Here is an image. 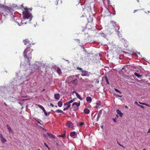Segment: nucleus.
<instances>
[{
    "label": "nucleus",
    "mask_w": 150,
    "mask_h": 150,
    "mask_svg": "<svg viewBox=\"0 0 150 150\" xmlns=\"http://www.w3.org/2000/svg\"><path fill=\"white\" fill-rule=\"evenodd\" d=\"M125 107L127 108H128V107L127 105L125 106Z\"/></svg>",
    "instance_id": "3c124183"
},
{
    "label": "nucleus",
    "mask_w": 150,
    "mask_h": 150,
    "mask_svg": "<svg viewBox=\"0 0 150 150\" xmlns=\"http://www.w3.org/2000/svg\"><path fill=\"white\" fill-rule=\"evenodd\" d=\"M4 105H5L6 106H7V105L6 104V103H4Z\"/></svg>",
    "instance_id": "8fccbe9b"
},
{
    "label": "nucleus",
    "mask_w": 150,
    "mask_h": 150,
    "mask_svg": "<svg viewBox=\"0 0 150 150\" xmlns=\"http://www.w3.org/2000/svg\"><path fill=\"white\" fill-rule=\"evenodd\" d=\"M44 144L45 146L48 148V149L50 150V148L48 146V145L46 144V143H45Z\"/></svg>",
    "instance_id": "2f4dec72"
},
{
    "label": "nucleus",
    "mask_w": 150,
    "mask_h": 150,
    "mask_svg": "<svg viewBox=\"0 0 150 150\" xmlns=\"http://www.w3.org/2000/svg\"><path fill=\"white\" fill-rule=\"evenodd\" d=\"M76 95L78 98L80 100H82V99L80 96V95L77 93H76Z\"/></svg>",
    "instance_id": "412c9836"
},
{
    "label": "nucleus",
    "mask_w": 150,
    "mask_h": 150,
    "mask_svg": "<svg viewBox=\"0 0 150 150\" xmlns=\"http://www.w3.org/2000/svg\"><path fill=\"white\" fill-rule=\"evenodd\" d=\"M65 134H61V135H59V137H63V138H64L65 137Z\"/></svg>",
    "instance_id": "bb28decb"
},
{
    "label": "nucleus",
    "mask_w": 150,
    "mask_h": 150,
    "mask_svg": "<svg viewBox=\"0 0 150 150\" xmlns=\"http://www.w3.org/2000/svg\"><path fill=\"white\" fill-rule=\"evenodd\" d=\"M143 150H146V149H144Z\"/></svg>",
    "instance_id": "864d4df0"
},
{
    "label": "nucleus",
    "mask_w": 150,
    "mask_h": 150,
    "mask_svg": "<svg viewBox=\"0 0 150 150\" xmlns=\"http://www.w3.org/2000/svg\"><path fill=\"white\" fill-rule=\"evenodd\" d=\"M134 103L135 104H136V105H138V106H139V105H140L137 102V101H135V102H134Z\"/></svg>",
    "instance_id": "a19ab883"
},
{
    "label": "nucleus",
    "mask_w": 150,
    "mask_h": 150,
    "mask_svg": "<svg viewBox=\"0 0 150 150\" xmlns=\"http://www.w3.org/2000/svg\"><path fill=\"white\" fill-rule=\"evenodd\" d=\"M67 110V109L66 108H64L63 109V110H64V111H65V110Z\"/></svg>",
    "instance_id": "c03bdc74"
},
{
    "label": "nucleus",
    "mask_w": 150,
    "mask_h": 150,
    "mask_svg": "<svg viewBox=\"0 0 150 150\" xmlns=\"http://www.w3.org/2000/svg\"><path fill=\"white\" fill-rule=\"evenodd\" d=\"M67 125L69 127L71 128L73 126V124L71 122L68 121L67 123Z\"/></svg>",
    "instance_id": "0eeeda50"
},
{
    "label": "nucleus",
    "mask_w": 150,
    "mask_h": 150,
    "mask_svg": "<svg viewBox=\"0 0 150 150\" xmlns=\"http://www.w3.org/2000/svg\"><path fill=\"white\" fill-rule=\"evenodd\" d=\"M55 112L57 113H63V114H64V112H63L62 110L59 109L56 110H55Z\"/></svg>",
    "instance_id": "a211bd4d"
},
{
    "label": "nucleus",
    "mask_w": 150,
    "mask_h": 150,
    "mask_svg": "<svg viewBox=\"0 0 150 150\" xmlns=\"http://www.w3.org/2000/svg\"><path fill=\"white\" fill-rule=\"evenodd\" d=\"M47 134L50 137H51L53 139H54L55 138V136L51 133H47Z\"/></svg>",
    "instance_id": "f3484780"
},
{
    "label": "nucleus",
    "mask_w": 150,
    "mask_h": 150,
    "mask_svg": "<svg viewBox=\"0 0 150 150\" xmlns=\"http://www.w3.org/2000/svg\"><path fill=\"white\" fill-rule=\"evenodd\" d=\"M71 83L74 84H77V79H75L71 81Z\"/></svg>",
    "instance_id": "6ab92c4d"
},
{
    "label": "nucleus",
    "mask_w": 150,
    "mask_h": 150,
    "mask_svg": "<svg viewBox=\"0 0 150 150\" xmlns=\"http://www.w3.org/2000/svg\"><path fill=\"white\" fill-rule=\"evenodd\" d=\"M139 103L141 104H142V105H146L147 106H148V107H150V106L149 105L147 104H146V103H142L140 102H139Z\"/></svg>",
    "instance_id": "a878e982"
},
{
    "label": "nucleus",
    "mask_w": 150,
    "mask_h": 150,
    "mask_svg": "<svg viewBox=\"0 0 150 150\" xmlns=\"http://www.w3.org/2000/svg\"><path fill=\"white\" fill-rule=\"evenodd\" d=\"M111 22L113 24V25L114 26H115L116 25L115 22L114 21H111Z\"/></svg>",
    "instance_id": "cd10ccee"
},
{
    "label": "nucleus",
    "mask_w": 150,
    "mask_h": 150,
    "mask_svg": "<svg viewBox=\"0 0 150 150\" xmlns=\"http://www.w3.org/2000/svg\"><path fill=\"white\" fill-rule=\"evenodd\" d=\"M54 97L55 99L58 100L60 98V95L59 94H55L54 95Z\"/></svg>",
    "instance_id": "6e6552de"
},
{
    "label": "nucleus",
    "mask_w": 150,
    "mask_h": 150,
    "mask_svg": "<svg viewBox=\"0 0 150 150\" xmlns=\"http://www.w3.org/2000/svg\"><path fill=\"white\" fill-rule=\"evenodd\" d=\"M70 106L71 105L70 104H69V105H67V106L66 107V108L67 109V110H68Z\"/></svg>",
    "instance_id": "72a5a7b5"
},
{
    "label": "nucleus",
    "mask_w": 150,
    "mask_h": 150,
    "mask_svg": "<svg viewBox=\"0 0 150 150\" xmlns=\"http://www.w3.org/2000/svg\"><path fill=\"white\" fill-rule=\"evenodd\" d=\"M76 132L74 131L71 132L70 133V136L71 137H73L74 136H76Z\"/></svg>",
    "instance_id": "ddd939ff"
},
{
    "label": "nucleus",
    "mask_w": 150,
    "mask_h": 150,
    "mask_svg": "<svg viewBox=\"0 0 150 150\" xmlns=\"http://www.w3.org/2000/svg\"><path fill=\"white\" fill-rule=\"evenodd\" d=\"M30 50V48L29 47H27L24 50L23 52V56L25 59H27L28 62L30 63L29 61L31 59V52H32L33 50H31V52H30L29 54H27V52Z\"/></svg>",
    "instance_id": "f03ea898"
},
{
    "label": "nucleus",
    "mask_w": 150,
    "mask_h": 150,
    "mask_svg": "<svg viewBox=\"0 0 150 150\" xmlns=\"http://www.w3.org/2000/svg\"><path fill=\"white\" fill-rule=\"evenodd\" d=\"M80 103L79 102V103H78L76 102H74L72 104V106H74V105H76L77 107H79L80 106Z\"/></svg>",
    "instance_id": "9b49d317"
},
{
    "label": "nucleus",
    "mask_w": 150,
    "mask_h": 150,
    "mask_svg": "<svg viewBox=\"0 0 150 150\" xmlns=\"http://www.w3.org/2000/svg\"><path fill=\"white\" fill-rule=\"evenodd\" d=\"M75 98H74L73 99L69 101H68V103H69V104H70L71 103L73 102H74V101H75Z\"/></svg>",
    "instance_id": "393cba45"
},
{
    "label": "nucleus",
    "mask_w": 150,
    "mask_h": 150,
    "mask_svg": "<svg viewBox=\"0 0 150 150\" xmlns=\"http://www.w3.org/2000/svg\"><path fill=\"white\" fill-rule=\"evenodd\" d=\"M76 68L77 69L80 70L81 72L83 71V70L82 68H80L79 67H77Z\"/></svg>",
    "instance_id": "7c9ffc66"
},
{
    "label": "nucleus",
    "mask_w": 150,
    "mask_h": 150,
    "mask_svg": "<svg viewBox=\"0 0 150 150\" xmlns=\"http://www.w3.org/2000/svg\"><path fill=\"white\" fill-rule=\"evenodd\" d=\"M134 75L138 77H139L141 76V75H139L137 73H134Z\"/></svg>",
    "instance_id": "c85d7f7f"
},
{
    "label": "nucleus",
    "mask_w": 150,
    "mask_h": 150,
    "mask_svg": "<svg viewBox=\"0 0 150 150\" xmlns=\"http://www.w3.org/2000/svg\"><path fill=\"white\" fill-rule=\"evenodd\" d=\"M113 120L114 121L116 122H117V121L115 119H113Z\"/></svg>",
    "instance_id": "37998d69"
},
{
    "label": "nucleus",
    "mask_w": 150,
    "mask_h": 150,
    "mask_svg": "<svg viewBox=\"0 0 150 150\" xmlns=\"http://www.w3.org/2000/svg\"><path fill=\"white\" fill-rule=\"evenodd\" d=\"M3 10L6 13H9L11 11V9L8 6H4Z\"/></svg>",
    "instance_id": "7ed1b4c3"
},
{
    "label": "nucleus",
    "mask_w": 150,
    "mask_h": 150,
    "mask_svg": "<svg viewBox=\"0 0 150 150\" xmlns=\"http://www.w3.org/2000/svg\"><path fill=\"white\" fill-rule=\"evenodd\" d=\"M139 106H140V107H141L143 109H144V106L143 105H139Z\"/></svg>",
    "instance_id": "4c0bfd02"
},
{
    "label": "nucleus",
    "mask_w": 150,
    "mask_h": 150,
    "mask_svg": "<svg viewBox=\"0 0 150 150\" xmlns=\"http://www.w3.org/2000/svg\"><path fill=\"white\" fill-rule=\"evenodd\" d=\"M37 150H40V149H37Z\"/></svg>",
    "instance_id": "5fc2aeb1"
},
{
    "label": "nucleus",
    "mask_w": 150,
    "mask_h": 150,
    "mask_svg": "<svg viewBox=\"0 0 150 150\" xmlns=\"http://www.w3.org/2000/svg\"><path fill=\"white\" fill-rule=\"evenodd\" d=\"M99 82V81L98 80H96V83H98Z\"/></svg>",
    "instance_id": "a18cd8bd"
},
{
    "label": "nucleus",
    "mask_w": 150,
    "mask_h": 150,
    "mask_svg": "<svg viewBox=\"0 0 150 150\" xmlns=\"http://www.w3.org/2000/svg\"><path fill=\"white\" fill-rule=\"evenodd\" d=\"M107 3L108 4V5H109L111 4L110 0H107Z\"/></svg>",
    "instance_id": "c9c22d12"
},
{
    "label": "nucleus",
    "mask_w": 150,
    "mask_h": 150,
    "mask_svg": "<svg viewBox=\"0 0 150 150\" xmlns=\"http://www.w3.org/2000/svg\"><path fill=\"white\" fill-rule=\"evenodd\" d=\"M116 31L117 32V33L119 35V34L120 32L118 31V30L117 29L116 30Z\"/></svg>",
    "instance_id": "e433bc0d"
},
{
    "label": "nucleus",
    "mask_w": 150,
    "mask_h": 150,
    "mask_svg": "<svg viewBox=\"0 0 150 150\" xmlns=\"http://www.w3.org/2000/svg\"><path fill=\"white\" fill-rule=\"evenodd\" d=\"M83 111L86 114H88L90 112V110L88 108H85L84 110Z\"/></svg>",
    "instance_id": "f8f14e48"
},
{
    "label": "nucleus",
    "mask_w": 150,
    "mask_h": 150,
    "mask_svg": "<svg viewBox=\"0 0 150 150\" xmlns=\"http://www.w3.org/2000/svg\"><path fill=\"white\" fill-rule=\"evenodd\" d=\"M34 119L37 121L38 122V123L40 124V125H42V124H41V123H40V122H42V121L41 120L38 119H37V118H36V119Z\"/></svg>",
    "instance_id": "5701e85b"
},
{
    "label": "nucleus",
    "mask_w": 150,
    "mask_h": 150,
    "mask_svg": "<svg viewBox=\"0 0 150 150\" xmlns=\"http://www.w3.org/2000/svg\"><path fill=\"white\" fill-rule=\"evenodd\" d=\"M137 1H138V2H139V0H137Z\"/></svg>",
    "instance_id": "6e6d98bb"
},
{
    "label": "nucleus",
    "mask_w": 150,
    "mask_h": 150,
    "mask_svg": "<svg viewBox=\"0 0 150 150\" xmlns=\"http://www.w3.org/2000/svg\"><path fill=\"white\" fill-rule=\"evenodd\" d=\"M116 96L117 97H120V98H121L122 97V96H120L118 94L116 95Z\"/></svg>",
    "instance_id": "58836bf2"
},
{
    "label": "nucleus",
    "mask_w": 150,
    "mask_h": 150,
    "mask_svg": "<svg viewBox=\"0 0 150 150\" xmlns=\"http://www.w3.org/2000/svg\"><path fill=\"white\" fill-rule=\"evenodd\" d=\"M150 132V128H149L148 130V131L147 132L148 133H149Z\"/></svg>",
    "instance_id": "49530a36"
},
{
    "label": "nucleus",
    "mask_w": 150,
    "mask_h": 150,
    "mask_svg": "<svg viewBox=\"0 0 150 150\" xmlns=\"http://www.w3.org/2000/svg\"><path fill=\"white\" fill-rule=\"evenodd\" d=\"M117 144H118L120 146H122V147H123L124 148H125V147H124V146L123 145L121 144L120 143L118 142Z\"/></svg>",
    "instance_id": "f704fd0d"
},
{
    "label": "nucleus",
    "mask_w": 150,
    "mask_h": 150,
    "mask_svg": "<svg viewBox=\"0 0 150 150\" xmlns=\"http://www.w3.org/2000/svg\"><path fill=\"white\" fill-rule=\"evenodd\" d=\"M116 116L117 117H118V116L117 115H116Z\"/></svg>",
    "instance_id": "603ef678"
},
{
    "label": "nucleus",
    "mask_w": 150,
    "mask_h": 150,
    "mask_svg": "<svg viewBox=\"0 0 150 150\" xmlns=\"http://www.w3.org/2000/svg\"><path fill=\"white\" fill-rule=\"evenodd\" d=\"M6 127L8 131L9 132H12V130L10 127V126L8 124L6 125Z\"/></svg>",
    "instance_id": "2eb2a0df"
},
{
    "label": "nucleus",
    "mask_w": 150,
    "mask_h": 150,
    "mask_svg": "<svg viewBox=\"0 0 150 150\" xmlns=\"http://www.w3.org/2000/svg\"><path fill=\"white\" fill-rule=\"evenodd\" d=\"M84 122H81V123H80L79 124V125L80 126H83V125H84Z\"/></svg>",
    "instance_id": "473e14b6"
},
{
    "label": "nucleus",
    "mask_w": 150,
    "mask_h": 150,
    "mask_svg": "<svg viewBox=\"0 0 150 150\" xmlns=\"http://www.w3.org/2000/svg\"><path fill=\"white\" fill-rule=\"evenodd\" d=\"M0 138L1 140L2 143H4L6 142V139L3 137V136L2 134H0Z\"/></svg>",
    "instance_id": "39448f33"
},
{
    "label": "nucleus",
    "mask_w": 150,
    "mask_h": 150,
    "mask_svg": "<svg viewBox=\"0 0 150 150\" xmlns=\"http://www.w3.org/2000/svg\"><path fill=\"white\" fill-rule=\"evenodd\" d=\"M23 8L25 11L23 13V18L24 19H28L29 21H30L33 18V16L30 13L29 11H31L32 9L25 7H23Z\"/></svg>",
    "instance_id": "f257e3e1"
},
{
    "label": "nucleus",
    "mask_w": 150,
    "mask_h": 150,
    "mask_svg": "<svg viewBox=\"0 0 150 150\" xmlns=\"http://www.w3.org/2000/svg\"><path fill=\"white\" fill-rule=\"evenodd\" d=\"M50 105L52 107H53L54 106V105L52 104V103H50Z\"/></svg>",
    "instance_id": "79ce46f5"
},
{
    "label": "nucleus",
    "mask_w": 150,
    "mask_h": 150,
    "mask_svg": "<svg viewBox=\"0 0 150 150\" xmlns=\"http://www.w3.org/2000/svg\"><path fill=\"white\" fill-rule=\"evenodd\" d=\"M102 110H100L98 113L97 117V121H98L99 120V118H100L101 115L102 114Z\"/></svg>",
    "instance_id": "423d86ee"
},
{
    "label": "nucleus",
    "mask_w": 150,
    "mask_h": 150,
    "mask_svg": "<svg viewBox=\"0 0 150 150\" xmlns=\"http://www.w3.org/2000/svg\"><path fill=\"white\" fill-rule=\"evenodd\" d=\"M86 100L87 101L91 103L92 101V99L91 97L88 96L86 97Z\"/></svg>",
    "instance_id": "4468645a"
},
{
    "label": "nucleus",
    "mask_w": 150,
    "mask_h": 150,
    "mask_svg": "<svg viewBox=\"0 0 150 150\" xmlns=\"http://www.w3.org/2000/svg\"><path fill=\"white\" fill-rule=\"evenodd\" d=\"M69 103H68V102H67L66 103H64V106H66V105H69Z\"/></svg>",
    "instance_id": "ea45409f"
},
{
    "label": "nucleus",
    "mask_w": 150,
    "mask_h": 150,
    "mask_svg": "<svg viewBox=\"0 0 150 150\" xmlns=\"http://www.w3.org/2000/svg\"><path fill=\"white\" fill-rule=\"evenodd\" d=\"M76 93H77L75 91H73V92H72V93H75L76 94Z\"/></svg>",
    "instance_id": "09e8293b"
},
{
    "label": "nucleus",
    "mask_w": 150,
    "mask_h": 150,
    "mask_svg": "<svg viewBox=\"0 0 150 150\" xmlns=\"http://www.w3.org/2000/svg\"><path fill=\"white\" fill-rule=\"evenodd\" d=\"M138 10H134V13H135V12H136L137 11H138Z\"/></svg>",
    "instance_id": "de8ad7c7"
},
{
    "label": "nucleus",
    "mask_w": 150,
    "mask_h": 150,
    "mask_svg": "<svg viewBox=\"0 0 150 150\" xmlns=\"http://www.w3.org/2000/svg\"><path fill=\"white\" fill-rule=\"evenodd\" d=\"M115 91L116 92H117L119 93H120V94L122 93L117 89L116 88H115Z\"/></svg>",
    "instance_id": "c756f323"
},
{
    "label": "nucleus",
    "mask_w": 150,
    "mask_h": 150,
    "mask_svg": "<svg viewBox=\"0 0 150 150\" xmlns=\"http://www.w3.org/2000/svg\"><path fill=\"white\" fill-rule=\"evenodd\" d=\"M57 72L59 75L61 74H62L61 70L59 68H58L57 69Z\"/></svg>",
    "instance_id": "aec40b11"
},
{
    "label": "nucleus",
    "mask_w": 150,
    "mask_h": 150,
    "mask_svg": "<svg viewBox=\"0 0 150 150\" xmlns=\"http://www.w3.org/2000/svg\"><path fill=\"white\" fill-rule=\"evenodd\" d=\"M81 72L82 73L81 74V75L83 76H87L88 74L87 71H84L83 70V71Z\"/></svg>",
    "instance_id": "1a4fd4ad"
},
{
    "label": "nucleus",
    "mask_w": 150,
    "mask_h": 150,
    "mask_svg": "<svg viewBox=\"0 0 150 150\" xmlns=\"http://www.w3.org/2000/svg\"><path fill=\"white\" fill-rule=\"evenodd\" d=\"M104 78L105 79V81H106V82H107V83L108 84H109V82H108V79L107 76H104Z\"/></svg>",
    "instance_id": "b1692460"
},
{
    "label": "nucleus",
    "mask_w": 150,
    "mask_h": 150,
    "mask_svg": "<svg viewBox=\"0 0 150 150\" xmlns=\"http://www.w3.org/2000/svg\"><path fill=\"white\" fill-rule=\"evenodd\" d=\"M38 106L39 108H40L42 109V111L44 112V114L46 116H47L48 115L47 112L46 111L44 108L41 105H38Z\"/></svg>",
    "instance_id": "20e7f679"
},
{
    "label": "nucleus",
    "mask_w": 150,
    "mask_h": 150,
    "mask_svg": "<svg viewBox=\"0 0 150 150\" xmlns=\"http://www.w3.org/2000/svg\"><path fill=\"white\" fill-rule=\"evenodd\" d=\"M62 103L61 101H59L58 103V105L59 107H61L62 105Z\"/></svg>",
    "instance_id": "4be33fe9"
},
{
    "label": "nucleus",
    "mask_w": 150,
    "mask_h": 150,
    "mask_svg": "<svg viewBox=\"0 0 150 150\" xmlns=\"http://www.w3.org/2000/svg\"><path fill=\"white\" fill-rule=\"evenodd\" d=\"M117 113L119 114L120 116L122 117V116L123 115V113H122L121 111L119 110V109H117Z\"/></svg>",
    "instance_id": "9d476101"
},
{
    "label": "nucleus",
    "mask_w": 150,
    "mask_h": 150,
    "mask_svg": "<svg viewBox=\"0 0 150 150\" xmlns=\"http://www.w3.org/2000/svg\"><path fill=\"white\" fill-rule=\"evenodd\" d=\"M23 42L25 45H26L28 44L29 43V41L28 39H26L23 40Z\"/></svg>",
    "instance_id": "dca6fc26"
}]
</instances>
